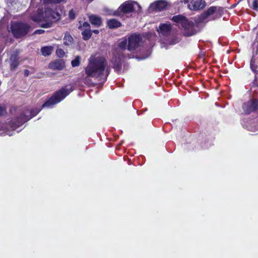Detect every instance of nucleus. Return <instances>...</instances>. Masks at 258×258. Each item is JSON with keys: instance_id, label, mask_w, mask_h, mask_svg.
Wrapping results in <instances>:
<instances>
[{"instance_id": "f257e3e1", "label": "nucleus", "mask_w": 258, "mask_h": 258, "mask_svg": "<svg viewBox=\"0 0 258 258\" xmlns=\"http://www.w3.org/2000/svg\"><path fill=\"white\" fill-rule=\"evenodd\" d=\"M107 66V60L103 57L91 55L88 60V65L85 68V73L86 75L85 81H87V77L101 78L105 72L106 74L103 79V83L106 82L109 74V69H106ZM100 80L101 78L99 80Z\"/></svg>"}, {"instance_id": "f03ea898", "label": "nucleus", "mask_w": 258, "mask_h": 258, "mask_svg": "<svg viewBox=\"0 0 258 258\" xmlns=\"http://www.w3.org/2000/svg\"><path fill=\"white\" fill-rule=\"evenodd\" d=\"M60 18V15L58 12L50 7H46L44 11L42 9H38L37 13L33 16L32 20L35 22H56Z\"/></svg>"}, {"instance_id": "7ed1b4c3", "label": "nucleus", "mask_w": 258, "mask_h": 258, "mask_svg": "<svg viewBox=\"0 0 258 258\" xmlns=\"http://www.w3.org/2000/svg\"><path fill=\"white\" fill-rule=\"evenodd\" d=\"M171 20L176 23L181 24L183 29V35L185 37L191 36L196 34L198 32L195 28V24L182 15L174 16Z\"/></svg>"}, {"instance_id": "20e7f679", "label": "nucleus", "mask_w": 258, "mask_h": 258, "mask_svg": "<svg viewBox=\"0 0 258 258\" xmlns=\"http://www.w3.org/2000/svg\"><path fill=\"white\" fill-rule=\"evenodd\" d=\"M74 90L73 87L71 86L70 88L68 86L62 87L60 90L54 93L41 106V109L45 107H49L56 104L65 98Z\"/></svg>"}, {"instance_id": "39448f33", "label": "nucleus", "mask_w": 258, "mask_h": 258, "mask_svg": "<svg viewBox=\"0 0 258 258\" xmlns=\"http://www.w3.org/2000/svg\"><path fill=\"white\" fill-rule=\"evenodd\" d=\"M135 4L137 5L139 8L137 12H140L141 11L142 8L139 4L137 2L126 1L122 4L116 10L109 13V14L114 16L122 17L124 15L131 13L134 11Z\"/></svg>"}, {"instance_id": "423d86ee", "label": "nucleus", "mask_w": 258, "mask_h": 258, "mask_svg": "<svg viewBox=\"0 0 258 258\" xmlns=\"http://www.w3.org/2000/svg\"><path fill=\"white\" fill-rule=\"evenodd\" d=\"M11 28L14 36L20 38L28 33L30 26L22 22H14L12 24Z\"/></svg>"}, {"instance_id": "0eeeda50", "label": "nucleus", "mask_w": 258, "mask_h": 258, "mask_svg": "<svg viewBox=\"0 0 258 258\" xmlns=\"http://www.w3.org/2000/svg\"><path fill=\"white\" fill-rule=\"evenodd\" d=\"M243 113L249 115L258 110V98H251L242 105Z\"/></svg>"}, {"instance_id": "6e6552de", "label": "nucleus", "mask_w": 258, "mask_h": 258, "mask_svg": "<svg viewBox=\"0 0 258 258\" xmlns=\"http://www.w3.org/2000/svg\"><path fill=\"white\" fill-rule=\"evenodd\" d=\"M142 40V37L139 34L134 33L131 35L127 39V49L130 51L136 50L139 46Z\"/></svg>"}, {"instance_id": "1a4fd4ad", "label": "nucleus", "mask_w": 258, "mask_h": 258, "mask_svg": "<svg viewBox=\"0 0 258 258\" xmlns=\"http://www.w3.org/2000/svg\"><path fill=\"white\" fill-rule=\"evenodd\" d=\"M28 120L27 117L26 112H23L19 116L12 119L9 122V124L12 128L15 130L22 125L25 122Z\"/></svg>"}, {"instance_id": "9d476101", "label": "nucleus", "mask_w": 258, "mask_h": 258, "mask_svg": "<svg viewBox=\"0 0 258 258\" xmlns=\"http://www.w3.org/2000/svg\"><path fill=\"white\" fill-rule=\"evenodd\" d=\"M223 9L221 7H217L216 6H212L209 8L207 10L202 14L200 17V21H203L205 20L209 16L213 15L215 13L219 14V16H221L222 14Z\"/></svg>"}, {"instance_id": "9b49d317", "label": "nucleus", "mask_w": 258, "mask_h": 258, "mask_svg": "<svg viewBox=\"0 0 258 258\" xmlns=\"http://www.w3.org/2000/svg\"><path fill=\"white\" fill-rule=\"evenodd\" d=\"M206 7V3L204 0H190L188 8L191 11H198L204 9Z\"/></svg>"}, {"instance_id": "f8f14e48", "label": "nucleus", "mask_w": 258, "mask_h": 258, "mask_svg": "<svg viewBox=\"0 0 258 258\" xmlns=\"http://www.w3.org/2000/svg\"><path fill=\"white\" fill-rule=\"evenodd\" d=\"M64 67V62L62 59H57L50 62L48 64V68L54 70L60 71Z\"/></svg>"}, {"instance_id": "ddd939ff", "label": "nucleus", "mask_w": 258, "mask_h": 258, "mask_svg": "<svg viewBox=\"0 0 258 258\" xmlns=\"http://www.w3.org/2000/svg\"><path fill=\"white\" fill-rule=\"evenodd\" d=\"M167 6V3L164 0L157 1L151 5V7L156 11H161L165 9Z\"/></svg>"}, {"instance_id": "4468645a", "label": "nucleus", "mask_w": 258, "mask_h": 258, "mask_svg": "<svg viewBox=\"0 0 258 258\" xmlns=\"http://www.w3.org/2000/svg\"><path fill=\"white\" fill-rule=\"evenodd\" d=\"M19 56L18 54H12L10 57V70L11 71L15 70L20 64L19 61Z\"/></svg>"}, {"instance_id": "2eb2a0df", "label": "nucleus", "mask_w": 258, "mask_h": 258, "mask_svg": "<svg viewBox=\"0 0 258 258\" xmlns=\"http://www.w3.org/2000/svg\"><path fill=\"white\" fill-rule=\"evenodd\" d=\"M111 62L112 64V68L114 69V71L116 72H119L121 71L122 68V61L121 59L118 57L115 56L112 57L111 60Z\"/></svg>"}, {"instance_id": "dca6fc26", "label": "nucleus", "mask_w": 258, "mask_h": 258, "mask_svg": "<svg viewBox=\"0 0 258 258\" xmlns=\"http://www.w3.org/2000/svg\"><path fill=\"white\" fill-rule=\"evenodd\" d=\"M172 29V26L170 24H160L159 26V29L157 30L160 33L163 35H166L169 33Z\"/></svg>"}, {"instance_id": "f3484780", "label": "nucleus", "mask_w": 258, "mask_h": 258, "mask_svg": "<svg viewBox=\"0 0 258 258\" xmlns=\"http://www.w3.org/2000/svg\"><path fill=\"white\" fill-rule=\"evenodd\" d=\"M89 20L92 24L98 27H100L102 24V19L99 16L92 15L89 17Z\"/></svg>"}, {"instance_id": "a211bd4d", "label": "nucleus", "mask_w": 258, "mask_h": 258, "mask_svg": "<svg viewBox=\"0 0 258 258\" xmlns=\"http://www.w3.org/2000/svg\"><path fill=\"white\" fill-rule=\"evenodd\" d=\"M107 26L109 29H116L122 26L120 22L115 19H111L107 21Z\"/></svg>"}, {"instance_id": "6ab92c4d", "label": "nucleus", "mask_w": 258, "mask_h": 258, "mask_svg": "<svg viewBox=\"0 0 258 258\" xmlns=\"http://www.w3.org/2000/svg\"><path fill=\"white\" fill-rule=\"evenodd\" d=\"M40 110L41 109H38L37 108H33L31 110L27 109L24 110V112H26L27 117L29 120L33 117L35 116L40 111Z\"/></svg>"}, {"instance_id": "aec40b11", "label": "nucleus", "mask_w": 258, "mask_h": 258, "mask_svg": "<svg viewBox=\"0 0 258 258\" xmlns=\"http://www.w3.org/2000/svg\"><path fill=\"white\" fill-rule=\"evenodd\" d=\"M53 47L52 46H44L41 48V52L42 55L44 56L50 55L52 52Z\"/></svg>"}, {"instance_id": "412c9836", "label": "nucleus", "mask_w": 258, "mask_h": 258, "mask_svg": "<svg viewBox=\"0 0 258 258\" xmlns=\"http://www.w3.org/2000/svg\"><path fill=\"white\" fill-rule=\"evenodd\" d=\"M82 31L83 39L84 40H88L91 37L92 34L91 29H84Z\"/></svg>"}, {"instance_id": "4be33fe9", "label": "nucleus", "mask_w": 258, "mask_h": 258, "mask_svg": "<svg viewBox=\"0 0 258 258\" xmlns=\"http://www.w3.org/2000/svg\"><path fill=\"white\" fill-rule=\"evenodd\" d=\"M250 68L251 70L254 73L255 75H258V66L255 63L254 59L252 58L250 60Z\"/></svg>"}, {"instance_id": "5701e85b", "label": "nucleus", "mask_w": 258, "mask_h": 258, "mask_svg": "<svg viewBox=\"0 0 258 258\" xmlns=\"http://www.w3.org/2000/svg\"><path fill=\"white\" fill-rule=\"evenodd\" d=\"M73 38L70 34L66 33L63 37V44L65 45H69L73 43Z\"/></svg>"}, {"instance_id": "b1692460", "label": "nucleus", "mask_w": 258, "mask_h": 258, "mask_svg": "<svg viewBox=\"0 0 258 258\" xmlns=\"http://www.w3.org/2000/svg\"><path fill=\"white\" fill-rule=\"evenodd\" d=\"M81 58L80 56H76L74 59L71 61V65L73 67H79L81 63Z\"/></svg>"}, {"instance_id": "393cba45", "label": "nucleus", "mask_w": 258, "mask_h": 258, "mask_svg": "<svg viewBox=\"0 0 258 258\" xmlns=\"http://www.w3.org/2000/svg\"><path fill=\"white\" fill-rule=\"evenodd\" d=\"M118 47L122 50H125L127 48V39H125L124 40L120 41L118 44Z\"/></svg>"}, {"instance_id": "a878e982", "label": "nucleus", "mask_w": 258, "mask_h": 258, "mask_svg": "<svg viewBox=\"0 0 258 258\" xmlns=\"http://www.w3.org/2000/svg\"><path fill=\"white\" fill-rule=\"evenodd\" d=\"M78 28L81 30H83L84 29H91V27L88 22H84L83 23L82 25H80Z\"/></svg>"}, {"instance_id": "bb28decb", "label": "nucleus", "mask_w": 258, "mask_h": 258, "mask_svg": "<svg viewBox=\"0 0 258 258\" xmlns=\"http://www.w3.org/2000/svg\"><path fill=\"white\" fill-rule=\"evenodd\" d=\"M63 0H43L44 4H59L61 3Z\"/></svg>"}, {"instance_id": "cd10ccee", "label": "nucleus", "mask_w": 258, "mask_h": 258, "mask_svg": "<svg viewBox=\"0 0 258 258\" xmlns=\"http://www.w3.org/2000/svg\"><path fill=\"white\" fill-rule=\"evenodd\" d=\"M251 88H258V77L254 76V79L251 83Z\"/></svg>"}, {"instance_id": "c85d7f7f", "label": "nucleus", "mask_w": 258, "mask_h": 258, "mask_svg": "<svg viewBox=\"0 0 258 258\" xmlns=\"http://www.w3.org/2000/svg\"><path fill=\"white\" fill-rule=\"evenodd\" d=\"M76 15L73 9H71L69 13V18L71 20H73L76 18Z\"/></svg>"}, {"instance_id": "c756f323", "label": "nucleus", "mask_w": 258, "mask_h": 258, "mask_svg": "<svg viewBox=\"0 0 258 258\" xmlns=\"http://www.w3.org/2000/svg\"><path fill=\"white\" fill-rule=\"evenodd\" d=\"M46 23H42L41 24V27L42 28H50L52 26V23L53 22H51V21H46Z\"/></svg>"}, {"instance_id": "7c9ffc66", "label": "nucleus", "mask_w": 258, "mask_h": 258, "mask_svg": "<svg viewBox=\"0 0 258 258\" xmlns=\"http://www.w3.org/2000/svg\"><path fill=\"white\" fill-rule=\"evenodd\" d=\"M251 8L253 10L258 11V0H253Z\"/></svg>"}, {"instance_id": "2f4dec72", "label": "nucleus", "mask_w": 258, "mask_h": 258, "mask_svg": "<svg viewBox=\"0 0 258 258\" xmlns=\"http://www.w3.org/2000/svg\"><path fill=\"white\" fill-rule=\"evenodd\" d=\"M56 53L59 57H62L64 55V51L61 48L57 49L56 51Z\"/></svg>"}, {"instance_id": "473e14b6", "label": "nucleus", "mask_w": 258, "mask_h": 258, "mask_svg": "<svg viewBox=\"0 0 258 258\" xmlns=\"http://www.w3.org/2000/svg\"><path fill=\"white\" fill-rule=\"evenodd\" d=\"M44 32V30H42V29H38V30H36L35 31V34H42Z\"/></svg>"}, {"instance_id": "72a5a7b5", "label": "nucleus", "mask_w": 258, "mask_h": 258, "mask_svg": "<svg viewBox=\"0 0 258 258\" xmlns=\"http://www.w3.org/2000/svg\"><path fill=\"white\" fill-rule=\"evenodd\" d=\"M5 111V109H4V108L0 106V116L3 115L4 112Z\"/></svg>"}, {"instance_id": "f704fd0d", "label": "nucleus", "mask_w": 258, "mask_h": 258, "mask_svg": "<svg viewBox=\"0 0 258 258\" xmlns=\"http://www.w3.org/2000/svg\"><path fill=\"white\" fill-rule=\"evenodd\" d=\"M29 75V71L28 70H24V76L25 77H28Z\"/></svg>"}, {"instance_id": "c9c22d12", "label": "nucleus", "mask_w": 258, "mask_h": 258, "mask_svg": "<svg viewBox=\"0 0 258 258\" xmlns=\"http://www.w3.org/2000/svg\"><path fill=\"white\" fill-rule=\"evenodd\" d=\"M93 32L94 33L96 34H98L99 33V31L98 30H94L92 31V33Z\"/></svg>"}, {"instance_id": "e433bc0d", "label": "nucleus", "mask_w": 258, "mask_h": 258, "mask_svg": "<svg viewBox=\"0 0 258 258\" xmlns=\"http://www.w3.org/2000/svg\"><path fill=\"white\" fill-rule=\"evenodd\" d=\"M188 2H189L188 0H186V1H184L185 3H188Z\"/></svg>"}]
</instances>
